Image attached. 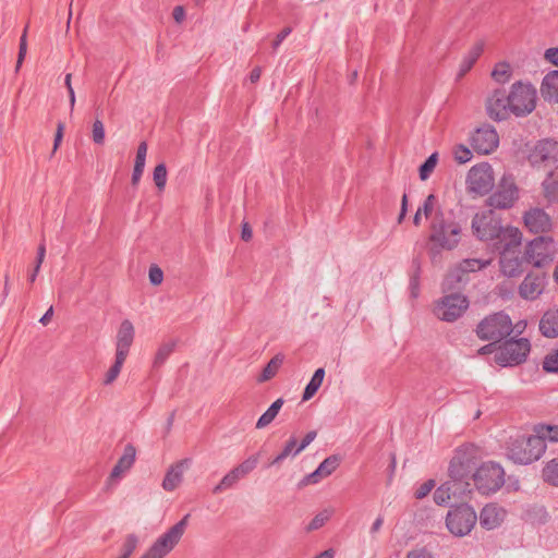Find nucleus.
<instances>
[{
    "label": "nucleus",
    "instance_id": "1",
    "mask_svg": "<svg viewBox=\"0 0 558 558\" xmlns=\"http://www.w3.org/2000/svg\"><path fill=\"white\" fill-rule=\"evenodd\" d=\"M472 445L460 447L449 464V480L436 488L434 493V501L438 506L448 505L451 500L462 499L466 494L471 493L470 472L471 461L466 457L473 451Z\"/></svg>",
    "mask_w": 558,
    "mask_h": 558
},
{
    "label": "nucleus",
    "instance_id": "2",
    "mask_svg": "<svg viewBox=\"0 0 558 558\" xmlns=\"http://www.w3.org/2000/svg\"><path fill=\"white\" fill-rule=\"evenodd\" d=\"M471 228L480 241L492 243L495 248H500L507 241L518 242V234L521 232L514 227H502L499 218L490 209L475 214Z\"/></svg>",
    "mask_w": 558,
    "mask_h": 558
},
{
    "label": "nucleus",
    "instance_id": "3",
    "mask_svg": "<svg viewBox=\"0 0 558 558\" xmlns=\"http://www.w3.org/2000/svg\"><path fill=\"white\" fill-rule=\"evenodd\" d=\"M461 239V227L453 219L452 214H438L429 223V241L433 246L432 254L440 250L451 251L458 246Z\"/></svg>",
    "mask_w": 558,
    "mask_h": 558
},
{
    "label": "nucleus",
    "instance_id": "4",
    "mask_svg": "<svg viewBox=\"0 0 558 558\" xmlns=\"http://www.w3.org/2000/svg\"><path fill=\"white\" fill-rule=\"evenodd\" d=\"M546 450V444L535 435L520 436L511 439L507 456L519 464H530L538 460Z\"/></svg>",
    "mask_w": 558,
    "mask_h": 558
},
{
    "label": "nucleus",
    "instance_id": "5",
    "mask_svg": "<svg viewBox=\"0 0 558 558\" xmlns=\"http://www.w3.org/2000/svg\"><path fill=\"white\" fill-rule=\"evenodd\" d=\"M475 488L483 495L496 493L505 483L504 469L494 462L483 463L472 475Z\"/></svg>",
    "mask_w": 558,
    "mask_h": 558
},
{
    "label": "nucleus",
    "instance_id": "6",
    "mask_svg": "<svg viewBox=\"0 0 558 558\" xmlns=\"http://www.w3.org/2000/svg\"><path fill=\"white\" fill-rule=\"evenodd\" d=\"M558 254V247L551 236H537L525 246L524 259L534 267L551 263Z\"/></svg>",
    "mask_w": 558,
    "mask_h": 558
},
{
    "label": "nucleus",
    "instance_id": "7",
    "mask_svg": "<svg viewBox=\"0 0 558 558\" xmlns=\"http://www.w3.org/2000/svg\"><path fill=\"white\" fill-rule=\"evenodd\" d=\"M477 521L475 510L466 505H459L446 515V526L448 531L458 537H463L471 533Z\"/></svg>",
    "mask_w": 558,
    "mask_h": 558
},
{
    "label": "nucleus",
    "instance_id": "8",
    "mask_svg": "<svg viewBox=\"0 0 558 558\" xmlns=\"http://www.w3.org/2000/svg\"><path fill=\"white\" fill-rule=\"evenodd\" d=\"M190 514H185L178 523L156 539L141 558H163L181 539L187 525Z\"/></svg>",
    "mask_w": 558,
    "mask_h": 558
},
{
    "label": "nucleus",
    "instance_id": "9",
    "mask_svg": "<svg viewBox=\"0 0 558 558\" xmlns=\"http://www.w3.org/2000/svg\"><path fill=\"white\" fill-rule=\"evenodd\" d=\"M513 330L510 317L502 313H495L485 317L476 328V333L482 340L499 341L509 336Z\"/></svg>",
    "mask_w": 558,
    "mask_h": 558
},
{
    "label": "nucleus",
    "instance_id": "10",
    "mask_svg": "<svg viewBox=\"0 0 558 558\" xmlns=\"http://www.w3.org/2000/svg\"><path fill=\"white\" fill-rule=\"evenodd\" d=\"M468 298L461 293H451L438 299L434 304V315L447 323L459 319L469 308Z\"/></svg>",
    "mask_w": 558,
    "mask_h": 558
},
{
    "label": "nucleus",
    "instance_id": "11",
    "mask_svg": "<svg viewBox=\"0 0 558 558\" xmlns=\"http://www.w3.org/2000/svg\"><path fill=\"white\" fill-rule=\"evenodd\" d=\"M522 233L518 234V242H505L500 245L499 267L500 272L508 278L519 277L523 272L524 257H521Z\"/></svg>",
    "mask_w": 558,
    "mask_h": 558
},
{
    "label": "nucleus",
    "instance_id": "12",
    "mask_svg": "<svg viewBox=\"0 0 558 558\" xmlns=\"http://www.w3.org/2000/svg\"><path fill=\"white\" fill-rule=\"evenodd\" d=\"M531 350L526 338L510 339L502 343L495 353V361L500 366H514L523 363Z\"/></svg>",
    "mask_w": 558,
    "mask_h": 558
},
{
    "label": "nucleus",
    "instance_id": "13",
    "mask_svg": "<svg viewBox=\"0 0 558 558\" xmlns=\"http://www.w3.org/2000/svg\"><path fill=\"white\" fill-rule=\"evenodd\" d=\"M511 113L523 117L531 113L536 106V89L531 84L514 83L509 93Z\"/></svg>",
    "mask_w": 558,
    "mask_h": 558
},
{
    "label": "nucleus",
    "instance_id": "14",
    "mask_svg": "<svg viewBox=\"0 0 558 558\" xmlns=\"http://www.w3.org/2000/svg\"><path fill=\"white\" fill-rule=\"evenodd\" d=\"M495 184L493 168L487 162L473 166L466 175V186L471 193L488 194Z\"/></svg>",
    "mask_w": 558,
    "mask_h": 558
},
{
    "label": "nucleus",
    "instance_id": "15",
    "mask_svg": "<svg viewBox=\"0 0 558 558\" xmlns=\"http://www.w3.org/2000/svg\"><path fill=\"white\" fill-rule=\"evenodd\" d=\"M519 198V189L511 177H502L498 189L493 193L488 203L492 207L499 209L511 208Z\"/></svg>",
    "mask_w": 558,
    "mask_h": 558
},
{
    "label": "nucleus",
    "instance_id": "16",
    "mask_svg": "<svg viewBox=\"0 0 558 558\" xmlns=\"http://www.w3.org/2000/svg\"><path fill=\"white\" fill-rule=\"evenodd\" d=\"M558 144L557 142L545 140L538 142L529 156V160L533 167H549L557 162Z\"/></svg>",
    "mask_w": 558,
    "mask_h": 558
},
{
    "label": "nucleus",
    "instance_id": "17",
    "mask_svg": "<svg viewBox=\"0 0 558 558\" xmlns=\"http://www.w3.org/2000/svg\"><path fill=\"white\" fill-rule=\"evenodd\" d=\"M498 144L499 136L490 125L481 126L471 135V145L478 154H490L498 147Z\"/></svg>",
    "mask_w": 558,
    "mask_h": 558
},
{
    "label": "nucleus",
    "instance_id": "18",
    "mask_svg": "<svg viewBox=\"0 0 558 558\" xmlns=\"http://www.w3.org/2000/svg\"><path fill=\"white\" fill-rule=\"evenodd\" d=\"M486 112L495 121L506 120L510 113L509 95L505 90H494L486 100Z\"/></svg>",
    "mask_w": 558,
    "mask_h": 558
},
{
    "label": "nucleus",
    "instance_id": "19",
    "mask_svg": "<svg viewBox=\"0 0 558 558\" xmlns=\"http://www.w3.org/2000/svg\"><path fill=\"white\" fill-rule=\"evenodd\" d=\"M507 517V511L504 507L490 502L487 504L477 517L480 524L485 530H495L499 527Z\"/></svg>",
    "mask_w": 558,
    "mask_h": 558
},
{
    "label": "nucleus",
    "instance_id": "20",
    "mask_svg": "<svg viewBox=\"0 0 558 558\" xmlns=\"http://www.w3.org/2000/svg\"><path fill=\"white\" fill-rule=\"evenodd\" d=\"M192 464L191 458H185L171 464L162 480V488L166 492H173L183 481V474Z\"/></svg>",
    "mask_w": 558,
    "mask_h": 558
},
{
    "label": "nucleus",
    "instance_id": "21",
    "mask_svg": "<svg viewBox=\"0 0 558 558\" xmlns=\"http://www.w3.org/2000/svg\"><path fill=\"white\" fill-rule=\"evenodd\" d=\"M524 225L533 233H543L551 229V219L543 209L531 208L523 216Z\"/></svg>",
    "mask_w": 558,
    "mask_h": 558
},
{
    "label": "nucleus",
    "instance_id": "22",
    "mask_svg": "<svg viewBox=\"0 0 558 558\" xmlns=\"http://www.w3.org/2000/svg\"><path fill=\"white\" fill-rule=\"evenodd\" d=\"M546 277L529 274L519 287V294L525 300H535L544 291Z\"/></svg>",
    "mask_w": 558,
    "mask_h": 558
},
{
    "label": "nucleus",
    "instance_id": "23",
    "mask_svg": "<svg viewBox=\"0 0 558 558\" xmlns=\"http://www.w3.org/2000/svg\"><path fill=\"white\" fill-rule=\"evenodd\" d=\"M135 336L134 326L129 319H124L118 329L116 341V354L126 357Z\"/></svg>",
    "mask_w": 558,
    "mask_h": 558
},
{
    "label": "nucleus",
    "instance_id": "24",
    "mask_svg": "<svg viewBox=\"0 0 558 558\" xmlns=\"http://www.w3.org/2000/svg\"><path fill=\"white\" fill-rule=\"evenodd\" d=\"M136 449L133 445L129 444L124 447L123 454L113 466L109 478L119 480L122 474L129 471L135 462Z\"/></svg>",
    "mask_w": 558,
    "mask_h": 558
},
{
    "label": "nucleus",
    "instance_id": "25",
    "mask_svg": "<svg viewBox=\"0 0 558 558\" xmlns=\"http://www.w3.org/2000/svg\"><path fill=\"white\" fill-rule=\"evenodd\" d=\"M339 466V459L337 456H330L326 458L318 468L308 474L305 478V483L307 484H316L320 480L329 476L332 474L336 469Z\"/></svg>",
    "mask_w": 558,
    "mask_h": 558
},
{
    "label": "nucleus",
    "instance_id": "26",
    "mask_svg": "<svg viewBox=\"0 0 558 558\" xmlns=\"http://www.w3.org/2000/svg\"><path fill=\"white\" fill-rule=\"evenodd\" d=\"M541 94L545 100L558 104V70H551L543 77Z\"/></svg>",
    "mask_w": 558,
    "mask_h": 558
},
{
    "label": "nucleus",
    "instance_id": "27",
    "mask_svg": "<svg viewBox=\"0 0 558 558\" xmlns=\"http://www.w3.org/2000/svg\"><path fill=\"white\" fill-rule=\"evenodd\" d=\"M244 476V462L238 464L228 472L221 481L213 488V494L218 495L226 490L232 489Z\"/></svg>",
    "mask_w": 558,
    "mask_h": 558
},
{
    "label": "nucleus",
    "instance_id": "28",
    "mask_svg": "<svg viewBox=\"0 0 558 558\" xmlns=\"http://www.w3.org/2000/svg\"><path fill=\"white\" fill-rule=\"evenodd\" d=\"M484 50V43L478 41L475 45H473L470 50L466 52V54L463 57V59L460 62L459 71H458V78L463 77L474 65V63L477 61L480 56L482 54Z\"/></svg>",
    "mask_w": 558,
    "mask_h": 558
},
{
    "label": "nucleus",
    "instance_id": "29",
    "mask_svg": "<svg viewBox=\"0 0 558 558\" xmlns=\"http://www.w3.org/2000/svg\"><path fill=\"white\" fill-rule=\"evenodd\" d=\"M541 332L548 338L558 336V310L546 312L539 322Z\"/></svg>",
    "mask_w": 558,
    "mask_h": 558
},
{
    "label": "nucleus",
    "instance_id": "30",
    "mask_svg": "<svg viewBox=\"0 0 558 558\" xmlns=\"http://www.w3.org/2000/svg\"><path fill=\"white\" fill-rule=\"evenodd\" d=\"M424 215L425 219L429 220V223L433 222V219L438 216V214H446L444 211L438 198L434 194H429L423 202V204L417 208Z\"/></svg>",
    "mask_w": 558,
    "mask_h": 558
},
{
    "label": "nucleus",
    "instance_id": "31",
    "mask_svg": "<svg viewBox=\"0 0 558 558\" xmlns=\"http://www.w3.org/2000/svg\"><path fill=\"white\" fill-rule=\"evenodd\" d=\"M544 195L549 202L558 201V169L550 171L543 181Z\"/></svg>",
    "mask_w": 558,
    "mask_h": 558
},
{
    "label": "nucleus",
    "instance_id": "32",
    "mask_svg": "<svg viewBox=\"0 0 558 558\" xmlns=\"http://www.w3.org/2000/svg\"><path fill=\"white\" fill-rule=\"evenodd\" d=\"M283 403H284V401L281 398L277 399L275 402H272L271 405L258 418V421L256 423V428L260 429V428L268 426L275 420V417L278 415Z\"/></svg>",
    "mask_w": 558,
    "mask_h": 558
},
{
    "label": "nucleus",
    "instance_id": "33",
    "mask_svg": "<svg viewBox=\"0 0 558 558\" xmlns=\"http://www.w3.org/2000/svg\"><path fill=\"white\" fill-rule=\"evenodd\" d=\"M325 377V369L324 368H317L315 373L313 374L310 383L306 385L304 392H303V401H307L311 398L314 397V395L317 392L319 387L323 384Z\"/></svg>",
    "mask_w": 558,
    "mask_h": 558
},
{
    "label": "nucleus",
    "instance_id": "34",
    "mask_svg": "<svg viewBox=\"0 0 558 558\" xmlns=\"http://www.w3.org/2000/svg\"><path fill=\"white\" fill-rule=\"evenodd\" d=\"M512 70L508 62H498L492 71V77L496 83L505 84L510 81Z\"/></svg>",
    "mask_w": 558,
    "mask_h": 558
},
{
    "label": "nucleus",
    "instance_id": "35",
    "mask_svg": "<svg viewBox=\"0 0 558 558\" xmlns=\"http://www.w3.org/2000/svg\"><path fill=\"white\" fill-rule=\"evenodd\" d=\"M492 264V259L468 258L459 264L458 269L462 272L478 271Z\"/></svg>",
    "mask_w": 558,
    "mask_h": 558
},
{
    "label": "nucleus",
    "instance_id": "36",
    "mask_svg": "<svg viewBox=\"0 0 558 558\" xmlns=\"http://www.w3.org/2000/svg\"><path fill=\"white\" fill-rule=\"evenodd\" d=\"M282 362H283V356H281V355L274 356L269 361V363L265 366V368L263 369V372L257 380L259 383H263V381H266V380H269L270 378H272L277 374Z\"/></svg>",
    "mask_w": 558,
    "mask_h": 558
},
{
    "label": "nucleus",
    "instance_id": "37",
    "mask_svg": "<svg viewBox=\"0 0 558 558\" xmlns=\"http://www.w3.org/2000/svg\"><path fill=\"white\" fill-rule=\"evenodd\" d=\"M543 478L553 486H558V458L550 460L543 469Z\"/></svg>",
    "mask_w": 558,
    "mask_h": 558
},
{
    "label": "nucleus",
    "instance_id": "38",
    "mask_svg": "<svg viewBox=\"0 0 558 558\" xmlns=\"http://www.w3.org/2000/svg\"><path fill=\"white\" fill-rule=\"evenodd\" d=\"M125 359L124 356L116 354L114 363L105 375L104 385H111L118 378Z\"/></svg>",
    "mask_w": 558,
    "mask_h": 558
},
{
    "label": "nucleus",
    "instance_id": "39",
    "mask_svg": "<svg viewBox=\"0 0 558 558\" xmlns=\"http://www.w3.org/2000/svg\"><path fill=\"white\" fill-rule=\"evenodd\" d=\"M438 163V154L433 153L418 169V175L422 181H426L434 172Z\"/></svg>",
    "mask_w": 558,
    "mask_h": 558
},
{
    "label": "nucleus",
    "instance_id": "40",
    "mask_svg": "<svg viewBox=\"0 0 558 558\" xmlns=\"http://www.w3.org/2000/svg\"><path fill=\"white\" fill-rule=\"evenodd\" d=\"M174 347H175L174 342L162 343L158 348V350L155 354L154 366L157 367V366L162 365L166 362V360L169 357V355L173 352Z\"/></svg>",
    "mask_w": 558,
    "mask_h": 558
},
{
    "label": "nucleus",
    "instance_id": "41",
    "mask_svg": "<svg viewBox=\"0 0 558 558\" xmlns=\"http://www.w3.org/2000/svg\"><path fill=\"white\" fill-rule=\"evenodd\" d=\"M168 172L165 163H159L155 167L153 172V179L155 185L159 191H163L167 184Z\"/></svg>",
    "mask_w": 558,
    "mask_h": 558
},
{
    "label": "nucleus",
    "instance_id": "42",
    "mask_svg": "<svg viewBox=\"0 0 558 558\" xmlns=\"http://www.w3.org/2000/svg\"><path fill=\"white\" fill-rule=\"evenodd\" d=\"M536 437H541L542 440L558 441V426L542 425L536 429Z\"/></svg>",
    "mask_w": 558,
    "mask_h": 558
},
{
    "label": "nucleus",
    "instance_id": "43",
    "mask_svg": "<svg viewBox=\"0 0 558 558\" xmlns=\"http://www.w3.org/2000/svg\"><path fill=\"white\" fill-rule=\"evenodd\" d=\"M333 514V510L328 508L317 513L308 524V530L314 531L322 527Z\"/></svg>",
    "mask_w": 558,
    "mask_h": 558
},
{
    "label": "nucleus",
    "instance_id": "44",
    "mask_svg": "<svg viewBox=\"0 0 558 558\" xmlns=\"http://www.w3.org/2000/svg\"><path fill=\"white\" fill-rule=\"evenodd\" d=\"M543 369L547 373L558 372V349L550 350L544 357Z\"/></svg>",
    "mask_w": 558,
    "mask_h": 558
},
{
    "label": "nucleus",
    "instance_id": "45",
    "mask_svg": "<svg viewBox=\"0 0 558 558\" xmlns=\"http://www.w3.org/2000/svg\"><path fill=\"white\" fill-rule=\"evenodd\" d=\"M147 156V143L141 142L137 146L133 170L144 172Z\"/></svg>",
    "mask_w": 558,
    "mask_h": 558
},
{
    "label": "nucleus",
    "instance_id": "46",
    "mask_svg": "<svg viewBox=\"0 0 558 558\" xmlns=\"http://www.w3.org/2000/svg\"><path fill=\"white\" fill-rule=\"evenodd\" d=\"M27 29H28V26H26L24 28L23 34L20 38L19 54H17V60H16V65H15L16 72L22 66L25 56L27 53Z\"/></svg>",
    "mask_w": 558,
    "mask_h": 558
},
{
    "label": "nucleus",
    "instance_id": "47",
    "mask_svg": "<svg viewBox=\"0 0 558 558\" xmlns=\"http://www.w3.org/2000/svg\"><path fill=\"white\" fill-rule=\"evenodd\" d=\"M138 543V538L134 534H130L126 536L123 545H122V554L119 558H130L133 551L135 550Z\"/></svg>",
    "mask_w": 558,
    "mask_h": 558
},
{
    "label": "nucleus",
    "instance_id": "48",
    "mask_svg": "<svg viewBox=\"0 0 558 558\" xmlns=\"http://www.w3.org/2000/svg\"><path fill=\"white\" fill-rule=\"evenodd\" d=\"M472 156V151L464 145H457L453 148V157L458 163L469 162Z\"/></svg>",
    "mask_w": 558,
    "mask_h": 558
},
{
    "label": "nucleus",
    "instance_id": "49",
    "mask_svg": "<svg viewBox=\"0 0 558 558\" xmlns=\"http://www.w3.org/2000/svg\"><path fill=\"white\" fill-rule=\"evenodd\" d=\"M92 135L95 144L102 145L105 143V126L101 120L96 119L94 121Z\"/></svg>",
    "mask_w": 558,
    "mask_h": 558
},
{
    "label": "nucleus",
    "instance_id": "50",
    "mask_svg": "<svg viewBox=\"0 0 558 558\" xmlns=\"http://www.w3.org/2000/svg\"><path fill=\"white\" fill-rule=\"evenodd\" d=\"M435 487V481L434 480H428L426 481L425 483H423L422 485H420L415 493H414V496L416 499H423L425 498L430 492L432 489Z\"/></svg>",
    "mask_w": 558,
    "mask_h": 558
},
{
    "label": "nucleus",
    "instance_id": "51",
    "mask_svg": "<svg viewBox=\"0 0 558 558\" xmlns=\"http://www.w3.org/2000/svg\"><path fill=\"white\" fill-rule=\"evenodd\" d=\"M296 449V440L295 438H291L286 447L283 448V450L276 457V459L274 460V463H279L281 462L282 460H284L289 454H291L292 452L294 453Z\"/></svg>",
    "mask_w": 558,
    "mask_h": 558
},
{
    "label": "nucleus",
    "instance_id": "52",
    "mask_svg": "<svg viewBox=\"0 0 558 558\" xmlns=\"http://www.w3.org/2000/svg\"><path fill=\"white\" fill-rule=\"evenodd\" d=\"M148 276H149V281L153 286H158L162 282L163 280V272L162 270L154 265L149 268V272H148Z\"/></svg>",
    "mask_w": 558,
    "mask_h": 558
},
{
    "label": "nucleus",
    "instance_id": "53",
    "mask_svg": "<svg viewBox=\"0 0 558 558\" xmlns=\"http://www.w3.org/2000/svg\"><path fill=\"white\" fill-rule=\"evenodd\" d=\"M544 59L551 65L558 68V47H551L545 50Z\"/></svg>",
    "mask_w": 558,
    "mask_h": 558
},
{
    "label": "nucleus",
    "instance_id": "54",
    "mask_svg": "<svg viewBox=\"0 0 558 558\" xmlns=\"http://www.w3.org/2000/svg\"><path fill=\"white\" fill-rule=\"evenodd\" d=\"M405 558H434V556L425 548H415L410 550Z\"/></svg>",
    "mask_w": 558,
    "mask_h": 558
},
{
    "label": "nucleus",
    "instance_id": "55",
    "mask_svg": "<svg viewBox=\"0 0 558 558\" xmlns=\"http://www.w3.org/2000/svg\"><path fill=\"white\" fill-rule=\"evenodd\" d=\"M316 432L312 430L307 433L302 440L301 445L295 449L294 454L300 453L302 450H304L315 438H316Z\"/></svg>",
    "mask_w": 558,
    "mask_h": 558
},
{
    "label": "nucleus",
    "instance_id": "56",
    "mask_svg": "<svg viewBox=\"0 0 558 558\" xmlns=\"http://www.w3.org/2000/svg\"><path fill=\"white\" fill-rule=\"evenodd\" d=\"M63 130H64V124L62 122H59L58 123V126H57V132H56V136H54V142H53V150H57L61 141H62V137H63Z\"/></svg>",
    "mask_w": 558,
    "mask_h": 558
},
{
    "label": "nucleus",
    "instance_id": "57",
    "mask_svg": "<svg viewBox=\"0 0 558 558\" xmlns=\"http://www.w3.org/2000/svg\"><path fill=\"white\" fill-rule=\"evenodd\" d=\"M172 16L177 23H182L185 19V10L182 5H177L173 9Z\"/></svg>",
    "mask_w": 558,
    "mask_h": 558
},
{
    "label": "nucleus",
    "instance_id": "58",
    "mask_svg": "<svg viewBox=\"0 0 558 558\" xmlns=\"http://www.w3.org/2000/svg\"><path fill=\"white\" fill-rule=\"evenodd\" d=\"M292 29L291 27H284L276 37L274 41V48H277L290 34Z\"/></svg>",
    "mask_w": 558,
    "mask_h": 558
},
{
    "label": "nucleus",
    "instance_id": "59",
    "mask_svg": "<svg viewBox=\"0 0 558 558\" xmlns=\"http://www.w3.org/2000/svg\"><path fill=\"white\" fill-rule=\"evenodd\" d=\"M45 256H46V245L44 242H41L37 248V256H36V263H35V265H38L39 268L41 267Z\"/></svg>",
    "mask_w": 558,
    "mask_h": 558
},
{
    "label": "nucleus",
    "instance_id": "60",
    "mask_svg": "<svg viewBox=\"0 0 558 558\" xmlns=\"http://www.w3.org/2000/svg\"><path fill=\"white\" fill-rule=\"evenodd\" d=\"M383 524H384V517H383V515H378V517L375 519V521L373 522V524H372V526H371V529H369V533H371L373 536H374V535H376V534L380 531V529H381Z\"/></svg>",
    "mask_w": 558,
    "mask_h": 558
},
{
    "label": "nucleus",
    "instance_id": "61",
    "mask_svg": "<svg viewBox=\"0 0 558 558\" xmlns=\"http://www.w3.org/2000/svg\"><path fill=\"white\" fill-rule=\"evenodd\" d=\"M175 418V410H173L169 416L167 417L166 425H165V437L168 436L171 430Z\"/></svg>",
    "mask_w": 558,
    "mask_h": 558
},
{
    "label": "nucleus",
    "instance_id": "62",
    "mask_svg": "<svg viewBox=\"0 0 558 558\" xmlns=\"http://www.w3.org/2000/svg\"><path fill=\"white\" fill-rule=\"evenodd\" d=\"M53 315V307L50 306L47 312L41 316V318L39 319V322L46 326L50 320H51V317Z\"/></svg>",
    "mask_w": 558,
    "mask_h": 558
},
{
    "label": "nucleus",
    "instance_id": "63",
    "mask_svg": "<svg viewBox=\"0 0 558 558\" xmlns=\"http://www.w3.org/2000/svg\"><path fill=\"white\" fill-rule=\"evenodd\" d=\"M142 175H143L142 171L133 170L132 178H131V183H132L133 186H137L138 185Z\"/></svg>",
    "mask_w": 558,
    "mask_h": 558
},
{
    "label": "nucleus",
    "instance_id": "64",
    "mask_svg": "<svg viewBox=\"0 0 558 558\" xmlns=\"http://www.w3.org/2000/svg\"><path fill=\"white\" fill-rule=\"evenodd\" d=\"M260 73H262L260 69H259V68H255V69L251 72V74H250V80H251V82H252V83H256V82L259 80V77H260Z\"/></svg>",
    "mask_w": 558,
    "mask_h": 558
}]
</instances>
